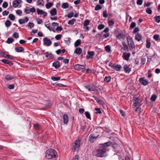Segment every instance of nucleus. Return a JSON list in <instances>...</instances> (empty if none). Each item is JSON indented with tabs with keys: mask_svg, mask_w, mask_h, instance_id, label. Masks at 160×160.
<instances>
[{
	"mask_svg": "<svg viewBox=\"0 0 160 160\" xmlns=\"http://www.w3.org/2000/svg\"><path fill=\"white\" fill-rule=\"evenodd\" d=\"M112 143V142L110 141L101 144L102 146L100 148L96 150L95 156L98 157H104L106 152L108 150L107 148V147L111 145Z\"/></svg>",
	"mask_w": 160,
	"mask_h": 160,
	"instance_id": "1",
	"label": "nucleus"
},
{
	"mask_svg": "<svg viewBox=\"0 0 160 160\" xmlns=\"http://www.w3.org/2000/svg\"><path fill=\"white\" fill-rule=\"evenodd\" d=\"M57 153L53 149H49L47 150L45 152V157L48 159H51L55 158Z\"/></svg>",
	"mask_w": 160,
	"mask_h": 160,
	"instance_id": "2",
	"label": "nucleus"
},
{
	"mask_svg": "<svg viewBox=\"0 0 160 160\" xmlns=\"http://www.w3.org/2000/svg\"><path fill=\"white\" fill-rule=\"evenodd\" d=\"M85 87L87 89H88L89 91H93L95 92L96 93H99V91L97 89V87L94 85L92 86L86 85L85 86Z\"/></svg>",
	"mask_w": 160,
	"mask_h": 160,
	"instance_id": "3",
	"label": "nucleus"
},
{
	"mask_svg": "<svg viewBox=\"0 0 160 160\" xmlns=\"http://www.w3.org/2000/svg\"><path fill=\"white\" fill-rule=\"evenodd\" d=\"M80 144V141L78 139H77L74 142V144L73 146V148L72 150L74 152L76 150H78L79 149Z\"/></svg>",
	"mask_w": 160,
	"mask_h": 160,
	"instance_id": "4",
	"label": "nucleus"
},
{
	"mask_svg": "<svg viewBox=\"0 0 160 160\" xmlns=\"http://www.w3.org/2000/svg\"><path fill=\"white\" fill-rule=\"evenodd\" d=\"M99 135L100 134H97L95 133L90 134L89 137V141L91 142H93Z\"/></svg>",
	"mask_w": 160,
	"mask_h": 160,
	"instance_id": "5",
	"label": "nucleus"
},
{
	"mask_svg": "<svg viewBox=\"0 0 160 160\" xmlns=\"http://www.w3.org/2000/svg\"><path fill=\"white\" fill-rule=\"evenodd\" d=\"M139 81L141 84L145 86L147 85L148 83V80L145 79L144 77L140 78Z\"/></svg>",
	"mask_w": 160,
	"mask_h": 160,
	"instance_id": "6",
	"label": "nucleus"
},
{
	"mask_svg": "<svg viewBox=\"0 0 160 160\" xmlns=\"http://www.w3.org/2000/svg\"><path fill=\"white\" fill-rule=\"evenodd\" d=\"M44 44L49 46H50L52 43L51 41L47 37H45L43 38Z\"/></svg>",
	"mask_w": 160,
	"mask_h": 160,
	"instance_id": "7",
	"label": "nucleus"
},
{
	"mask_svg": "<svg viewBox=\"0 0 160 160\" xmlns=\"http://www.w3.org/2000/svg\"><path fill=\"white\" fill-rule=\"evenodd\" d=\"M133 100L134 102L132 106L134 107L139 105L142 102V101L138 98H134Z\"/></svg>",
	"mask_w": 160,
	"mask_h": 160,
	"instance_id": "8",
	"label": "nucleus"
},
{
	"mask_svg": "<svg viewBox=\"0 0 160 160\" xmlns=\"http://www.w3.org/2000/svg\"><path fill=\"white\" fill-rule=\"evenodd\" d=\"M74 68L75 69H82V71L83 72H84L85 71V67L83 65L76 64L74 66Z\"/></svg>",
	"mask_w": 160,
	"mask_h": 160,
	"instance_id": "9",
	"label": "nucleus"
},
{
	"mask_svg": "<svg viewBox=\"0 0 160 160\" xmlns=\"http://www.w3.org/2000/svg\"><path fill=\"white\" fill-rule=\"evenodd\" d=\"M130 55L131 54L129 52H125L123 53L122 57L123 59L126 61H128L129 59V58L130 56Z\"/></svg>",
	"mask_w": 160,
	"mask_h": 160,
	"instance_id": "10",
	"label": "nucleus"
},
{
	"mask_svg": "<svg viewBox=\"0 0 160 160\" xmlns=\"http://www.w3.org/2000/svg\"><path fill=\"white\" fill-rule=\"evenodd\" d=\"M28 21V18L27 17H24V18L23 19H19L18 22L19 23L21 24H22L23 23L27 22Z\"/></svg>",
	"mask_w": 160,
	"mask_h": 160,
	"instance_id": "11",
	"label": "nucleus"
},
{
	"mask_svg": "<svg viewBox=\"0 0 160 160\" xmlns=\"http://www.w3.org/2000/svg\"><path fill=\"white\" fill-rule=\"evenodd\" d=\"M117 38L119 39H124L125 37V35L123 33H120L116 35Z\"/></svg>",
	"mask_w": 160,
	"mask_h": 160,
	"instance_id": "12",
	"label": "nucleus"
},
{
	"mask_svg": "<svg viewBox=\"0 0 160 160\" xmlns=\"http://www.w3.org/2000/svg\"><path fill=\"white\" fill-rule=\"evenodd\" d=\"M122 68V67L121 65L119 64H115L113 69H114L117 71H119Z\"/></svg>",
	"mask_w": 160,
	"mask_h": 160,
	"instance_id": "13",
	"label": "nucleus"
},
{
	"mask_svg": "<svg viewBox=\"0 0 160 160\" xmlns=\"http://www.w3.org/2000/svg\"><path fill=\"white\" fill-rule=\"evenodd\" d=\"M63 123L64 124H67L68 121V118L67 114H64L63 115Z\"/></svg>",
	"mask_w": 160,
	"mask_h": 160,
	"instance_id": "14",
	"label": "nucleus"
},
{
	"mask_svg": "<svg viewBox=\"0 0 160 160\" xmlns=\"http://www.w3.org/2000/svg\"><path fill=\"white\" fill-rule=\"evenodd\" d=\"M124 69L125 72L129 73L131 71V69L127 64H125L123 67Z\"/></svg>",
	"mask_w": 160,
	"mask_h": 160,
	"instance_id": "15",
	"label": "nucleus"
},
{
	"mask_svg": "<svg viewBox=\"0 0 160 160\" xmlns=\"http://www.w3.org/2000/svg\"><path fill=\"white\" fill-rule=\"evenodd\" d=\"M52 66H54L56 69L58 68L60 66V62L58 61H55L52 64Z\"/></svg>",
	"mask_w": 160,
	"mask_h": 160,
	"instance_id": "16",
	"label": "nucleus"
},
{
	"mask_svg": "<svg viewBox=\"0 0 160 160\" xmlns=\"http://www.w3.org/2000/svg\"><path fill=\"white\" fill-rule=\"evenodd\" d=\"M50 13L51 16H54L57 14V11L56 8H53L51 9L50 11Z\"/></svg>",
	"mask_w": 160,
	"mask_h": 160,
	"instance_id": "17",
	"label": "nucleus"
},
{
	"mask_svg": "<svg viewBox=\"0 0 160 160\" xmlns=\"http://www.w3.org/2000/svg\"><path fill=\"white\" fill-rule=\"evenodd\" d=\"M15 51L18 52H23L24 51V48L22 47H16L15 48Z\"/></svg>",
	"mask_w": 160,
	"mask_h": 160,
	"instance_id": "18",
	"label": "nucleus"
},
{
	"mask_svg": "<svg viewBox=\"0 0 160 160\" xmlns=\"http://www.w3.org/2000/svg\"><path fill=\"white\" fill-rule=\"evenodd\" d=\"M113 151L115 152L114 154L117 155H118V154H121V153H119L120 152H122V149L120 147V148H117Z\"/></svg>",
	"mask_w": 160,
	"mask_h": 160,
	"instance_id": "19",
	"label": "nucleus"
},
{
	"mask_svg": "<svg viewBox=\"0 0 160 160\" xmlns=\"http://www.w3.org/2000/svg\"><path fill=\"white\" fill-rule=\"evenodd\" d=\"M127 38L128 44H131V43H134L132 38L130 36H128Z\"/></svg>",
	"mask_w": 160,
	"mask_h": 160,
	"instance_id": "20",
	"label": "nucleus"
},
{
	"mask_svg": "<svg viewBox=\"0 0 160 160\" xmlns=\"http://www.w3.org/2000/svg\"><path fill=\"white\" fill-rule=\"evenodd\" d=\"M82 52V49L81 48H78L74 51V53L78 54H80Z\"/></svg>",
	"mask_w": 160,
	"mask_h": 160,
	"instance_id": "21",
	"label": "nucleus"
},
{
	"mask_svg": "<svg viewBox=\"0 0 160 160\" xmlns=\"http://www.w3.org/2000/svg\"><path fill=\"white\" fill-rule=\"evenodd\" d=\"M142 38V36L138 33L135 36V39L139 42L141 40Z\"/></svg>",
	"mask_w": 160,
	"mask_h": 160,
	"instance_id": "22",
	"label": "nucleus"
},
{
	"mask_svg": "<svg viewBox=\"0 0 160 160\" xmlns=\"http://www.w3.org/2000/svg\"><path fill=\"white\" fill-rule=\"evenodd\" d=\"M15 78L14 77L11 76L10 74H8L6 75L5 77V78L6 80L9 81Z\"/></svg>",
	"mask_w": 160,
	"mask_h": 160,
	"instance_id": "23",
	"label": "nucleus"
},
{
	"mask_svg": "<svg viewBox=\"0 0 160 160\" xmlns=\"http://www.w3.org/2000/svg\"><path fill=\"white\" fill-rule=\"evenodd\" d=\"M96 132L95 133L98 134H99L101 132L103 131V128H102L101 127H98L96 129Z\"/></svg>",
	"mask_w": 160,
	"mask_h": 160,
	"instance_id": "24",
	"label": "nucleus"
},
{
	"mask_svg": "<svg viewBox=\"0 0 160 160\" xmlns=\"http://www.w3.org/2000/svg\"><path fill=\"white\" fill-rule=\"evenodd\" d=\"M4 58H7L8 54H6L3 51H0V56Z\"/></svg>",
	"mask_w": 160,
	"mask_h": 160,
	"instance_id": "25",
	"label": "nucleus"
},
{
	"mask_svg": "<svg viewBox=\"0 0 160 160\" xmlns=\"http://www.w3.org/2000/svg\"><path fill=\"white\" fill-rule=\"evenodd\" d=\"M111 79L110 76H106L104 79V81L107 83H108L110 82Z\"/></svg>",
	"mask_w": 160,
	"mask_h": 160,
	"instance_id": "26",
	"label": "nucleus"
},
{
	"mask_svg": "<svg viewBox=\"0 0 160 160\" xmlns=\"http://www.w3.org/2000/svg\"><path fill=\"white\" fill-rule=\"evenodd\" d=\"M12 24L11 22L9 20H7L5 22V24L7 27H10Z\"/></svg>",
	"mask_w": 160,
	"mask_h": 160,
	"instance_id": "27",
	"label": "nucleus"
},
{
	"mask_svg": "<svg viewBox=\"0 0 160 160\" xmlns=\"http://www.w3.org/2000/svg\"><path fill=\"white\" fill-rule=\"evenodd\" d=\"M81 44V40L80 39L77 40L74 43V46L77 47Z\"/></svg>",
	"mask_w": 160,
	"mask_h": 160,
	"instance_id": "28",
	"label": "nucleus"
},
{
	"mask_svg": "<svg viewBox=\"0 0 160 160\" xmlns=\"http://www.w3.org/2000/svg\"><path fill=\"white\" fill-rule=\"evenodd\" d=\"M14 41V39L12 38H8L6 42L8 44H10L12 43Z\"/></svg>",
	"mask_w": 160,
	"mask_h": 160,
	"instance_id": "29",
	"label": "nucleus"
},
{
	"mask_svg": "<svg viewBox=\"0 0 160 160\" xmlns=\"http://www.w3.org/2000/svg\"><path fill=\"white\" fill-rule=\"evenodd\" d=\"M68 7L69 4L68 2L64 3L62 5V8L64 9L68 8Z\"/></svg>",
	"mask_w": 160,
	"mask_h": 160,
	"instance_id": "30",
	"label": "nucleus"
},
{
	"mask_svg": "<svg viewBox=\"0 0 160 160\" xmlns=\"http://www.w3.org/2000/svg\"><path fill=\"white\" fill-rule=\"evenodd\" d=\"M19 3L17 0L14 1L13 2V6L14 8H16L18 6Z\"/></svg>",
	"mask_w": 160,
	"mask_h": 160,
	"instance_id": "31",
	"label": "nucleus"
},
{
	"mask_svg": "<svg viewBox=\"0 0 160 160\" xmlns=\"http://www.w3.org/2000/svg\"><path fill=\"white\" fill-rule=\"evenodd\" d=\"M146 48H149L151 47V42L150 40L148 39H147L146 40Z\"/></svg>",
	"mask_w": 160,
	"mask_h": 160,
	"instance_id": "32",
	"label": "nucleus"
},
{
	"mask_svg": "<svg viewBox=\"0 0 160 160\" xmlns=\"http://www.w3.org/2000/svg\"><path fill=\"white\" fill-rule=\"evenodd\" d=\"M86 72L87 73H94V70L93 69H91L90 68H88L86 69Z\"/></svg>",
	"mask_w": 160,
	"mask_h": 160,
	"instance_id": "33",
	"label": "nucleus"
},
{
	"mask_svg": "<svg viewBox=\"0 0 160 160\" xmlns=\"http://www.w3.org/2000/svg\"><path fill=\"white\" fill-rule=\"evenodd\" d=\"M129 48L131 51H133V49H135V45L134 43H131V44H128Z\"/></svg>",
	"mask_w": 160,
	"mask_h": 160,
	"instance_id": "34",
	"label": "nucleus"
},
{
	"mask_svg": "<svg viewBox=\"0 0 160 160\" xmlns=\"http://www.w3.org/2000/svg\"><path fill=\"white\" fill-rule=\"evenodd\" d=\"M50 23H49L47 24H45V27L47 28L50 31H52L54 32H55L56 31L54 29H52L51 28L50 26Z\"/></svg>",
	"mask_w": 160,
	"mask_h": 160,
	"instance_id": "35",
	"label": "nucleus"
},
{
	"mask_svg": "<svg viewBox=\"0 0 160 160\" xmlns=\"http://www.w3.org/2000/svg\"><path fill=\"white\" fill-rule=\"evenodd\" d=\"M119 153H121V154L118 155V156H119V160H123V158L124 157V154L122 152H120Z\"/></svg>",
	"mask_w": 160,
	"mask_h": 160,
	"instance_id": "36",
	"label": "nucleus"
},
{
	"mask_svg": "<svg viewBox=\"0 0 160 160\" xmlns=\"http://www.w3.org/2000/svg\"><path fill=\"white\" fill-rule=\"evenodd\" d=\"M53 4V3L51 2H49L46 4V8L47 9L50 8Z\"/></svg>",
	"mask_w": 160,
	"mask_h": 160,
	"instance_id": "37",
	"label": "nucleus"
},
{
	"mask_svg": "<svg viewBox=\"0 0 160 160\" xmlns=\"http://www.w3.org/2000/svg\"><path fill=\"white\" fill-rule=\"evenodd\" d=\"M85 114L87 118L90 120L91 119L90 115L89 112L88 111L85 112Z\"/></svg>",
	"mask_w": 160,
	"mask_h": 160,
	"instance_id": "38",
	"label": "nucleus"
},
{
	"mask_svg": "<svg viewBox=\"0 0 160 160\" xmlns=\"http://www.w3.org/2000/svg\"><path fill=\"white\" fill-rule=\"evenodd\" d=\"M102 8V7L99 4H97L96 5L95 8V10L97 11L100 10Z\"/></svg>",
	"mask_w": 160,
	"mask_h": 160,
	"instance_id": "39",
	"label": "nucleus"
},
{
	"mask_svg": "<svg viewBox=\"0 0 160 160\" xmlns=\"http://www.w3.org/2000/svg\"><path fill=\"white\" fill-rule=\"evenodd\" d=\"M51 78L53 81H57L59 80L61 78L60 77H55L54 76H52L51 77Z\"/></svg>",
	"mask_w": 160,
	"mask_h": 160,
	"instance_id": "40",
	"label": "nucleus"
},
{
	"mask_svg": "<svg viewBox=\"0 0 160 160\" xmlns=\"http://www.w3.org/2000/svg\"><path fill=\"white\" fill-rule=\"evenodd\" d=\"M9 18L10 20L12 21H13L15 19V16L13 14H10L9 15Z\"/></svg>",
	"mask_w": 160,
	"mask_h": 160,
	"instance_id": "41",
	"label": "nucleus"
},
{
	"mask_svg": "<svg viewBox=\"0 0 160 160\" xmlns=\"http://www.w3.org/2000/svg\"><path fill=\"white\" fill-rule=\"evenodd\" d=\"M24 12L27 14H29L30 12V8L29 7H26L24 10Z\"/></svg>",
	"mask_w": 160,
	"mask_h": 160,
	"instance_id": "42",
	"label": "nucleus"
},
{
	"mask_svg": "<svg viewBox=\"0 0 160 160\" xmlns=\"http://www.w3.org/2000/svg\"><path fill=\"white\" fill-rule=\"evenodd\" d=\"M157 98V96L155 94H153L151 96V99L152 101H155Z\"/></svg>",
	"mask_w": 160,
	"mask_h": 160,
	"instance_id": "43",
	"label": "nucleus"
},
{
	"mask_svg": "<svg viewBox=\"0 0 160 160\" xmlns=\"http://www.w3.org/2000/svg\"><path fill=\"white\" fill-rule=\"evenodd\" d=\"M76 21V19H75L73 18L72 19V20H69L68 21V23L69 25H73L74 23V22Z\"/></svg>",
	"mask_w": 160,
	"mask_h": 160,
	"instance_id": "44",
	"label": "nucleus"
},
{
	"mask_svg": "<svg viewBox=\"0 0 160 160\" xmlns=\"http://www.w3.org/2000/svg\"><path fill=\"white\" fill-rule=\"evenodd\" d=\"M34 128L36 130H38L40 129L39 125L38 124H33Z\"/></svg>",
	"mask_w": 160,
	"mask_h": 160,
	"instance_id": "45",
	"label": "nucleus"
},
{
	"mask_svg": "<svg viewBox=\"0 0 160 160\" xmlns=\"http://www.w3.org/2000/svg\"><path fill=\"white\" fill-rule=\"evenodd\" d=\"M146 12L147 13L149 14H151L152 13L151 9L149 8H147L146 9Z\"/></svg>",
	"mask_w": 160,
	"mask_h": 160,
	"instance_id": "46",
	"label": "nucleus"
},
{
	"mask_svg": "<svg viewBox=\"0 0 160 160\" xmlns=\"http://www.w3.org/2000/svg\"><path fill=\"white\" fill-rule=\"evenodd\" d=\"M12 36L15 38H18L19 37L18 33L17 32H15L13 33Z\"/></svg>",
	"mask_w": 160,
	"mask_h": 160,
	"instance_id": "47",
	"label": "nucleus"
},
{
	"mask_svg": "<svg viewBox=\"0 0 160 160\" xmlns=\"http://www.w3.org/2000/svg\"><path fill=\"white\" fill-rule=\"evenodd\" d=\"M89 23L90 21L88 20H86L83 22L84 26H88L89 24Z\"/></svg>",
	"mask_w": 160,
	"mask_h": 160,
	"instance_id": "48",
	"label": "nucleus"
},
{
	"mask_svg": "<svg viewBox=\"0 0 160 160\" xmlns=\"http://www.w3.org/2000/svg\"><path fill=\"white\" fill-rule=\"evenodd\" d=\"M154 18L155 19L156 22H160V16H156Z\"/></svg>",
	"mask_w": 160,
	"mask_h": 160,
	"instance_id": "49",
	"label": "nucleus"
},
{
	"mask_svg": "<svg viewBox=\"0 0 160 160\" xmlns=\"http://www.w3.org/2000/svg\"><path fill=\"white\" fill-rule=\"evenodd\" d=\"M120 146H118V145L116 143L113 144L112 145V147L113 148L114 150L118 148H120Z\"/></svg>",
	"mask_w": 160,
	"mask_h": 160,
	"instance_id": "50",
	"label": "nucleus"
},
{
	"mask_svg": "<svg viewBox=\"0 0 160 160\" xmlns=\"http://www.w3.org/2000/svg\"><path fill=\"white\" fill-rule=\"evenodd\" d=\"M28 26L30 28H31L34 27V24L32 22H29L28 23Z\"/></svg>",
	"mask_w": 160,
	"mask_h": 160,
	"instance_id": "51",
	"label": "nucleus"
},
{
	"mask_svg": "<svg viewBox=\"0 0 160 160\" xmlns=\"http://www.w3.org/2000/svg\"><path fill=\"white\" fill-rule=\"evenodd\" d=\"M104 27H105V26L104 25L102 24H101L99 25L98 26V28L99 30H102V29H103V28H104Z\"/></svg>",
	"mask_w": 160,
	"mask_h": 160,
	"instance_id": "52",
	"label": "nucleus"
},
{
	"mask_svg": "<svg viewBox=\"0 0 160 160\" xmlns=\"http://www.w3.org/2000/svg\"><path fill=\"white\" fill-rule=\"evenodd\" d=\"M74 15V13L73 12H69L68 15H67V17L68 18H72V17Z\"/></svg>",
	"mask_w": 160,
	"mask_h": 160,
	"instance_id": "53",
	"label": "nucleus"
},
{
	"mask_svg": "<svg viewBox=\"0 0 160 160\" xmlns=\"http://www.w3.org/2000/svg\"><path fill=\"white\" fill-rule=\"evenodd\" d=\"M103 17L105 18H107L108 16V14L107 13V10H105L103 12Z\"/></svg>",
	"mask_w": 160,
	"mask_h": 160,
	"instance_id": "54",
	"label": "nucleus"
},
{
	"mask_svg": "<svg viewBox=\"0 0 160 160\" xmlns=\"http://www.w3.org/2000/svg\"><path fill=\"white\" fill-rule=\"evenodd\" d=\"M70 40L71 39L70 38H66V39L65 40V41L67 44L69 45L71 42Z\"/></svg>",
	"mask_w": 160,
	"mask_h": 160,
	"instance_id": "55",
	"label": "nucleus"
},
{
	"mask_svg": "<svg viewBox=\"0 0 160 160\" xmlns=\"http://www.w3.org/2000/svg\"><path fill=\"white\" fill-rule=\"evenodd\" d=\"M106 51L108 52H109L111 51L110 47L109 45H107L105 47Z\"/></svg>",
	"mask_w": 160,
	"mask_h": 160,
	"instance_id": "56",
	"label": "nucleus"
},
{
	"mask_svg": "<svg viewBox=\"0 0 160 160\" xmlns=\"http://www.w3.org/2000/svg\"><path fill=\"white\" fill-rule=\"evenodd\" d=\"M37 11L38 14H42L43 12V11L42 10H40L39 8L37 9Z\"/></svg>",
	"mask_w": 160,
	"mask_h": 160,
	"instance_id": "57",
	"label": "nucleus"
},
{
	"mask_svg": "<svg viewBox=\"0 0 160 160\" xmlns=\"http://www.w3.org/2000/svg\"><path fill=\"white\" fill-rule=\"evenodd\" d=\"M95 110L96 111L95 113L96 114L99 113L101 114L102 113V112L100 110V108H95Z\"/></svg>",
	"mask_w": 160,
	"mask_h": 160,
	"instance_id": "58",
	"label": "nucleus"
},
{
	"mask_svg": "<svg viewBox=\"0 0 160 160\" xmlns=\"http://www.w3.org/2000/svg\"><path fill=\"white\" fill-rule=\"evenodd\" d=\"M108 23L109 26H112L114 24V21H113V20H111L110 21H108Z\"/></svg>",
	"mask_w": 160,
	"mask_h": 160,
	"instance_id": "59",
	"label": "nucleus"
},
{
	"mask_svg": "<svg viewBox=\"0 0 160 160\" xmlns=\"http://www.w3.org/2000/svg\"><path fill=\"white\" fill-rule=\"evenodd\" d=\"M159 37V35L158 34H155L153 36V38L156 40H158Z\"/></svg>",
	"mask_w": 160,
	"mask_h": 160,
	"instance_id": "60",
	"label": "nucleus"
},
{
	"mask_svg": "<svg viewBox=\"0 0 160 160\" xmlns=\"http://www.w3.org/2000/svg\"><path fill=\"white\" fill-rule=\"evenodd\" d=\"M1 61L4 64H8L9 61L5 59H3L1 60Z\"/></svg>",
	"mask_w": 160,
	"mask_h": 160,
	"instance_id": "61",
	"label": "nucleus"
},
{
	"mask_svg": "<svg viewBox=\"0 0 160 160\" xmlns=\"http://www.w3.org/2000/svg\"><path fill=\"white\" fill-rule=\"evenodd\" d=\"M87 53L89 55L91 56H93L94 54V52L93 51H88Z\"/></svg>",
	"mask_w": 160,
	"mask_h": 160,
	"instance_id": "62",
	"label": "nucleus"
},
{
	"mask_svg": "<svg viewBox=\"0 0 160 160\" xmlns=\"http://www.w3.org/2000/svg\"><path fill=\"white\" fill-rule=\"evenodd\" d=\"M62 29V28L61 26H58L56 28L57 31H61Z\"/></svg>",
	"mask_w": 160,
	"mask_h": 160,
	"instance_id": "63",
	"label": "nucleus"
},
{
	"mask_svg": "<svg viewBox=\"0 0 160 160\" xmlns=\"http://www.w3.org/2000/svg\"><path fill=\"white\" fill-rule=\"evenodd\" d=\"M136 25V24L135 22H132L130 24V28H133L135 27Z\"/></svg>",
	"mask_w": 160,
	"mask_h": 160,
	"instance_id": "64",
	"label": "nucleus"
}]
</instances>
